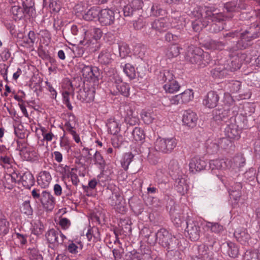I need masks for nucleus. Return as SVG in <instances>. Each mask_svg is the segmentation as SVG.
<instances>
[{"instance_id":"40","label":"nucleus","mask_w":260,"mask_h":260,"mask_svg":"<svg viewBox=\"0 0 260 260\" xmlns=\"http://www.w3.org/2000/svg\"><path fill=\"white\" fill-rule=\"evenodd\" d=\"M85 37L90 35L91 37L95 40L100 39L102 36L103 32L100 28L97 27H91L87 31L84 32Z\"/></svg>"},{"instance_id":"47","label":"nucleus","mask_w":260,"mask_h":260,"mask_svg":"<svg viewBox=\"0 0 260 260\" xmlns=\"http://www.w3.org/2000/svg\"><path fill=\"white\" fill-rule=\"evenodd\" d=\"M134 156V155L131 152L126 153L124 154L121 161V164L122 167L124 170H127L128 169V166L132 161Z\"/></svg>"},{"instance_id":"13","label":"nucleus","mask_w":260,"mask_h":260,"mask_svg":"<svg viewBox=\"0 0 260 260\" xmlns=\"http://www.w3.org/2000/svg\"><path fill=\"white\" fill-rule=\"evenodd\" d=\"M185 232L187 236L191 241H196L200 238V228L198 224L191 220L188 219L186 222Z\"/></svg>"},{"instance_id":"61","label":"nucleus","mask_w":260,"mask_h":260,"mask_svg":"<svg viewBox=\"0 0 260 260\" xmlns=\"http://www.w3.org/2000/svg\"><path fill=\"white\" fill-rule=\"evenodd\" d=\"M103 177H104L103 174H101L98 175L97 179L93 178L89 181L87 187L91 189H93L95 188L96 186L98 184H100L102 185L101 182L102 181H103V180L102 179V178Z\"/></svg>"},{"instance_id":"56","label":"nucleus","mask_w":260,"mask_h":260,"mask_svg":"<svg viewBox=\"0 0 260 260\" xmlns=\"http://www.w3.org/2000/svg\"><path fill=\"white\" fill-rule=\"evenodd\" d=\"M180 32L177 34H173L168 32L165 35V40L170 43H176L180 40Z\"/></svg>"},{"instance_id":"28","label":"nucleus","mask_w":260,"mask_h":260,"mask_svg":"<svg viewBox=\"0 0 260 260\" xmlns=\"http://www.w3.org/2000/svg\"><path fill=\"white\" fill-rule=\"evenodd\" d=\"M51 180L52 177L50 173L44 171L40 173L38 178V182L42 187L45 188L49 185Z\"/></svg>"},{"instance_id":"39","label":"nucleus","mask_w":260,"mask_h":260,"mask_svg":"<svg viewBox=\"0 0 260 260\" xmlns=\"http://www.w3.org/2000/svg\"><path fill=\"white\" fill-rule=\"evenodd\" d=\"M226 167V162L222 159L212 160L209 162V167L212 170H222Z\"/></svg>"},{"instance_id":"12","label":"nucleus","mask_w":260,"mask_h":260,"mask_svg":"<svg viewBox=\"0 0 260 260\" xmlns=\"http://www.w3.org/2000/svg\"><path fill=\"white\" fill-rule=\"evenodd\" d=\"M82 75L87 80H93L94 82L98 81L100 72L96 67H92L90 66L80 64Z\"/></svg>"},{"instance_id":"3","label":"nucleus","mask_w":260,"mask_h":260,"mask_svg":"<svg viewBox=\"0 0 260 260\" xmlns=\"http://www.w3.org/2000/svg\"><path fill=\"white\" fill-rule=\"evenodd\" d=\"M259 24H253L250 26L248 29L245 30L242 32L240 35V39L236 44V46L233 50H236L239 49H244L247 48L251 45V41L259 37L260 32Z\"/></svg>"},{"instance_id":"21","label":"nucleus","mask_w":260,"mask_h":260,"mask_svg":"<svg viewBox=\"0 0 260 260\" xmlns=\"http://www.w3.org/2000/svg\"><path fill=\"white\" fill-rule=\"evenodd\" d=\"M124 121L129 125H135L139 122V118L137 113H135L133 110L128 106H126L124 108Z\"/></svg>"},{"instance_id":"59","label":"nucleus","mask_w":260,"mask_h":260,"mask_svg":"<svg viewBox=\"0 0 260 260\" xmlns=\"http://www.w3.org/2000/svg\"><path fill=\"white\" fill-rule=\"evenodd\" d=\"M254 112V106L252 104H247L243 106V112L242 113V115L246 118L250 116Z\"/></svg>"},{"instance_id":"6","label":"nucleus","mask_w":260,"mask_h":260,"mask_svg":"<svg viewBox=\"0 0 260 260\" xmlns=\"http://www.w3.org/2000/svg\"><path fill=\"white\" fill-rule=\"evenodd\" d=\"M177 143V141L174 138H158L155 141L154 149L157 152L169 153L176 147Z\"/></svg>"},{"instance_id":"5","label":"nucleus","mask_w":260,"mask_h":260,"mask_svg":"<svg viewBox=\"0 0 260 260\" xmlns=\"http://www.w3.org/2000/svg\"><path fill=\"white\" fill-rule=\"evenodd\" d=\"M31 196L35 200H39L46 210L51 211L54 208L55 199L51 192L43 190L40 193V189L34 188L31 191Z\"/></svg>"},{"instance_id":"31","label":"nucleus","mask_w":260,"mask_h":260,"mask_svg":"<svg viewBox=\"0 0 260 260\" xmlns=\"http://www.w3.org/2000/svg\"><path fill=\"white\" fill-rule=\"evenodd\" d=\"M115 86L119 92L124 96H128L129 95V86L121 80L115 82Z\"/></svg>"},{"instance_id":"22","label":"nucleus","mask_w":260,"mask_h":260,"mask_svg":"<svg viewBox=\"0 0 260 260\" xmlns=\"http://www.w3.org/2000/svg\"><path fill=\"white\" fill-rule=\"evenodd\" d=\"M172 19L171 23L172 27H177L178 29H181L184 26V18L181 17L179 11L172 12L171 15Z\"/></svg>"},{"instance_id":"25","label":"nucleus","mask_w":260,"mask_h":260,"mask_svg":"<svg viewBox=\"0 0 260 260\" xmlns=\"http://www.w3.org/2000/svg\"><path fill=\"white\" fill-rule=\"evenodd\" d=\"M20 182L25 188H30L34 184L35 179L31 173L26 172L20 175Z\"/></svg>"},{"instance_id":"17","label":"nucleus","mask_w":260,"mask_h":260,"mask_svg":"<svg viewBox=\"0 0 260 260\" xmlns=\"http://www.w3.org/2000/svg\"><path fill=\"white\" fill-rule=\"evenodd\" d=\"M219 100V96L215 91H209L205 96L203 104L206 107L213 108L217 106Z\"/></svg>"},{"instance_id":"55","label":"nucleus","mask_w":260,"mask_h":260,"mask_svg":"<svg viewBox=\"0 0 260 260\" xmlns=\"http://www.w3.org/2000/svg\"><path fill=\"white\" fill-rule=\"evenodd\" d=\"M44 230L43 224L40 220L36 221L33 224L32 233L36 235H39L43 233Z\"/></svg>"},{"instance_id":"9","label":"nucleus","mask_w":260,"mask_h":260,"mask_svg":"<svg viewBox=\"0 0 260 260\" xmlns=\"http://www.w3.org/2000/svg\"><path fill=\"white\" fill-rule=\"evenodd\" d=\"M143 2L142 0H132L123 9L125 16H140L142 12Z\"/></svg>"},{"instance_id":"2","label":"nucleus","mask_w":260,"mask_h":260,"mask_svg":"<svg viewBox=\"0 0 260 260\" xmlns=\"http://www.w3.org/2000/svg\"><path fill=\"white\" fill-rule=\"evenodd\" d=\"M185 58L190 63L197 64L199 68L205 67L211 61V56L208 52L192 45L188 47Z\"/></svg>"},{"instance_id":"14","label":"nucleus","mask_w":260,"mask_h":260,"mask_svg":"<svg viewBox=\"0 0 260 260\" xmlns=\"http://www.w3.org/2000/svg\"><path fill=\"white\" fill-rule=\"evenodd\" d=\"M99 21L103 25H110L115 21L114 11L109 9H104L100 11Z\"/></svg>"},{"instance_id":"16","label":"nucleus","mask_w":260,"mask_h":260,"mask_svg":"<svg viewBox=\"0 0 260 260\" xmlns=\"http://www.w3.org/2000/svg\"><path fill=\"white\" fill-rule=\"evenodd\" d=\"M207 165V162L199 157H194L189 162V171L192 173H196L204 170Z\"/></svg>"},{"instance_id":"7","label":"nucleus","mask_w":260,"mask_h":260,"mask_svg":"<svg viewBox=\"0 0 260 260\" xmlns=\"http://www.w3.org/2000/svg\"><path fill=\"white\" fill-rule=\"evenodd\" d=\"M162 80L164 81L163 88L167 93H173L180 89V85L177 81L174 79L173 74L168 71L163 73Z\"/></svg>"},{"instance_id":"48","label":"nucleus","mask_w":260,"mask_h":260,"mask_svg":"<svg viewBox=\"0 0 260 260\" xmlns=\"http://www.w3.org/2000/svg\"><path fill=\"white\" fill-rule=\"evenodd\" d=\"M10 229L9 222L5 217L0 218V235H5L9 233Z\"/></svg>"},{"instance_id":"35","label":"nucleus","mask_w":260,"mask_h":260,"mask_svg":"<svg viewBox=\"0 0 260 260\" xmlns=\"http://www.w3.org/2000/svg\"><path fill=\"white\" fill-rule=\"evenodd\" d=\"M37 40V36L33 31H29L27 36L24 37L22 38L23 46H26L29 47H32Z\"/></svg>"},{"instance_id":"4","label":"nucleus","mask_w":260,"mask_h":260,"mask_svg":"<svg viewBox=\"0 0 260 260\" xmlns=\"http://www.w3.org/2000/svg\"><path fill=\"white\" fill-rule=\"evenodd\" d=\"M158 243L168 251L175 250L177 247L178 241L166 229L161 228L158 231Z\"/></svg>"},{"instance_id":"19","label":"nucleus","mask_w":260,"mask_h":260,"mask_svg":"<svg viewBox=\"0 0 260 260\" xmlns=\"http://www.w3.org/2000/svg\"><path fill=\"white\" fill-rule=\"evenodd\" d=\"M198 116L196 113L190 110H185L182 116V122L184 125L193 127L197 124Z\"/></svg>"},{"instance_id":"37","label":"nucleus","mask_w":260,"mask_h":260,"mask_svg":"<svg viewBox=\"0 0 260 260\" xmlns=\"http://www.w3.org/2000/svg\"><path fill=\"white\" fill-rule=\"evenodd\" d=\"M11 14L13 15V18L16 20L21 19L26 14L24 9L19 6H14L11 7L10 10Z\"/></svg>"},{"instance_id":"53","label":"nucleus","mask_w":260,"mask_h":260,"mask_svg":"<svg viewBox=\"0 0 260 260\" xmlns=\"http://www.w3.org/2000/svg\"><path fill=\"white\" fill-rule=\"evenodd\" d=\"M224 8L228 12H236L239 11L241 9L240 4L238 3V1H233L226 3L224 4Z\"/></svg>"},{"instance_id":"27","label":"nucleus","mask_w":260,"mask_h":260,"mask_svg":"<svg viewBox=\"0 0 260 260\" xmlns=\"http://www.w3.org/2000/svg\"><path fill=\"white\" fill-rule=\"evenodd\" d=\"M234 236L237 241L242 244H245L250 239L249 234L245 229H237L234 232Z\"/></svg>"},{"instance_id":"32","label":"nucleus","mask_w":260,"mask_h":260,"mask_svg":"<svg viewBox=\"0 0 260 260\" xmlns=\"http://www.w3.org/2000/svg\"><path fill=\"white\" fill-rule=\"evenodd\" d=\"M226 45V43L216 40H210L205 44L207 49L211 50H222Z\"/></svg>"},{"instance_id":"11","label":"nucleus","mask_w":260,"mask_h":260,"mask_svg":"<svg viewBox=\"0 0 260 260\" xmlns=\"http://www.w3.org/2000/svg\"><path fill=\"white\" fill-rule=\"evenodd\" d=\"M76 124L77 120L75 115L70 113L64 125V131L72 135L75 141L78 143L80 142V138L76 132L75 126Z\"/></svg>"},{"instance_id":"36","label":"nucleus","mask_w":260,"mask_h":260,"mask_svg":"<svg viewBox=\"0 0 260 260\" xmlns=\"http://www.w3.org/2000/svg\"><path fill=\"white\" fill-rule=\"evenodd\" d=\"M113 187L114 188L113 189L114 191L112 192V194L110 198V204L112 206H117V209H118V206H119L120 208L121 207L120 205L122 200V197L119 192L115 191L116 190L115 187Z\"/></svg>"},{"instance_id":"64","label":"nucleus","mask_w":260,"mask_h":260,"mask_svg":"<svg viewBox=\"0 0 260 260\" xmlns=\"http://www.w3.org/2000/svg\"><path fill=\"white\" fill-rule=\"evenodd\" d=\"M233 160L235 166L238 168L243 167L245 162V159L242 155H236Z\"/></svg>"},{"instance_id":"44","label":"nucleus","mask_w":260,"mask_h":260,"mask_svg":"<svg viewBox=\"0 0 260 260\" xmlns=\"http://www.w3.org/2000/svg\"><path fill=\"white\" fill-rule=\"evenodd\" d=\"M181 103H186L193 98V92L191 89H188L179 94Z\"/></svg>"},{"instance_id":"10","label":"nucleus","mask_w":260,"mask_h":260,"mask_svg":"<svg viewBox=\"0 0 260 260\" xmlns=\"http://www.w3.org/2000/svg\"><path fill=\"white\" fill-rule=\"evenodd\" d=\"M45 237L48 243L53 246L61 244L66 238L60 231L54 229L48 230L45 234Z\"/></svg>"},{"instance_id":"30","label":"nucleus","mask_w":260,"mask_h":260,"mask_svg":"<svg viewBox=\"0 0 260 260\" xmlns=\"http://www.w3.org/2000/svg\"><path fill=\"white\" fill-rule=\"evenodd\" d=\"M112 60V54L107 49L101 51L98 57V61L100 63L104 64H108L111 63Z\"/></svg>"},{"instance_id":"24","label":"nucleus","mask_w":260,"mask_h":260,"mask_svg":"<svg viewBox=\"0 0 260 260\" xmlns=\"http://www.w3.org/2000/svg\"><path fill=\"white\" fill-rule=\"evenodd\" d=\"M211 74L213 77L215 78H222L230 75L224 64L217 66L211 71Z\"/></svg>"},{"instance_id":"41","label":"nucleus","mask_w":260,"mask_h":260,"mask_svg":"<svg viewBox=\"0 0 260 260\" xmlns=\"http://www.w3.org/2000/svg\"><path fill=\"white\" fill-rule=\"evenodd\" d=\"M48 6L53 12H57L60 9L58 0H43V7Z\"/></svg>"},{"instance_id":"58","label":"nucleus","mask_w":260,"mask_h":260,"mask_svg":"<svg viewBox=\"0 0 260 260\" xmlns=\"http://www.w3.org/2000/svg\"><path fill=\"white\" fill-rule=\"evenodd\" d=\"M120 56L124 58L129 54L130 50L128 46L124 43H121L118 46Z\"/></svg>"},{"instance_id":"52","label":"nucleus","mask_w":260,"mask_h":260,"mask_svg":"<svg viewBox=\"0 0 260 260\" xmlns=\"http://www.w3.org/2000/svg\"><path fill=\"white\" fill-rule=\"evenodd\" d=\"M207 227L210 229L212 232L219 234L223 231V227L217 222H208L206 224Z\"/></svg>"},{"instance_id":"38","label":"nucleus","mask_w":260,"mask_h":260,"mask_svg":"<svg viewBox=\"0 0 260 260\" xmlns=\"http://www.w3.org/2000/svg\"><path fill=\"white\" fill-rule=\"evenodd\" d=\"M123 71L125 75L131 79L133 80L136 78V72L135 67L131 63H125L124 66L121 65Z\"/></svg>"},{"instance_id":"23","label":"nucleus","mask_w":260,"mask_h":260,"mask_svg":"<svg viewBox=\"0 0 260 260\" xmlns=\"http://www.w3.org/2000/svg\"><path fill=\"white\" fill-rule=\"evenodd\" d=\"M237 127V125L235 124L228 125L224 131L226 136L230 139H238L240 137V131Z\"/></svg>"},{"instance_id":"20","label":"nucleus","mask_w":260,"mask_h":260,"mask_svg":"<svg viewBox=\"0 0 260 260\" xmlns=\"http://www.w3.org/2000/svg\"><path fill=\"white\" fill-rule=\"evenodd\" d=\"M20 175L18 171H14L11 174L5 176L4 185L6 188L12 189L16 183H20Z\"/></svg>"},{"instance_id":"18","label":"nucleus","mask_w":260,"mask_h":260,"mask_svg":"<svg viewBox=\"0 0 260 260\" xmlns=\"http://www.w3.org/2000/svg\"><path fill=\"white\" fill-rule=\"evenodd\" d=\"M242 54L240 55L239 54L234 55L231 57L224 63L230 74V73L233 72L240 68L242 64L241 60L240 59V56Z\"/></svg>"},{"instance_id":"54","label":"nucleus","mask_w":260,"mask_h":260,"mask_svg":"<svg viewBox=\"0 0 260 260\" xmlns=\"http://www.w3.org/2000/svg\"><path fill=\"white\" fill-rule=\"evenodd\" d=\"M151 11L152 15L155 17L163 16L167 14L166 11L158 5H153L151 8Z\"/></svg>"},{"instance_id":"57","label":"nucleus","mask_w":260,"mask_h":260,"mask_svg":"<svg viewBox=\"0 0 260 260\" xmlns=\"http://www.w3.org/2000/svg\"><path fill=\"white\" fill-rule=\"evenodd\" d=\"M27 253L30 260H43L42 256L39 253L38 251L35 248L28 249Z\"/></svg>"},{"instance_id":"60","label":"nucleus","mask_w":260,"mask_h":260,"mask_svg":"<svg viewBox=\"0 0 260 260\" xmlns=\"http://www.w3.org/2000/svg\"><path fill=\"white\" fill-rule=\"evenodd\" d=\"M22 4L26 14H29L33 12L34 3L32 0H22Z\"/></svg>"},{"instance_id":"50","label":"nucleus","mask_w":260,"mask_h":260,"mask_svg":"<svg viewBox=\"0 0 260 260\" xmlns=\"http://www.w3.org/2000/svg\"><path fill=\"white\" fill-rule=\"evenodd\" d=\"M20 210L22 213L28 216L32 215L33 214V209L30 206L29 200L25 201L22 203Z\"/></svg>"},{"instance_id":"42","label":"nucleus","mask_w":260,"mask_h":260,"mask_svg":"<svg viewBox=\"0 0 260 260\" xmlns=\"http://www.w3.org/2000/svg\"><path fill=\"white\" fill-rule=\"evenodd\" d=\"M181 48L176 44L170 46L166 52V55L169 58L176 57L180 54Z\"/></svg>"},{"instance_id":"46","label":"nucleus","mask_w":260,"mask_h":260,"mask_svg":"<svg viewBox=\"0 0 260 260\" xmlns=\"http://www.w3.org/2000/svg\"><path fill=\"white\" fill-rule=\"evenodd\" d=\"M94 164L99 166L100 169H104L106 166L105 161L100 152L96 151L93 156Z\"/></svg>"},{"instance_id":"15","label":"nucleus","mask_w":260,"mask_h":260,"mask_svg":"<svg viewBox=\"0 0 260 260\" xmlns=\"http://www.w3.org/2000/svg\"><path fill=\"white\" fill-rule=\"evenodd\" d=\"M95 95V89L93 87L80 89L78 92L77 98L82 102L90 103L93 101Z\"/></svg>"},{"instance_id":"34","label":"nucleus","mask_w":260,"mask_h":260,"mask_svg":"<svg viewBox=\"0 0 260 260\" xmlns=\"http://www.w3.org/2000/svg\"><path fill=\"white\" fill-rule=\"evenodd\" d=\"M100 11L96 7H93L89 9L83 15V18L87 21H91L99 17Z\"/></svg>"},{"instance_id":"45","label":"nucleus","mask_w":260,"mask_h":260,"mask_svg":"<svg viewBox=\"0 0 260 260\" xmlns=\"http://www.w3.org/2000/svg\"><path fill=\"white\" fill-rule=\"evenodd\" d=\"M228 112L222 109L215 110L213 111V118L215 121H225L228 118Z\"/></svg>"},{"instance_id":"8","label":"nucleus","mask_w":260,"mask_h":260,"mask_svg":"<svg viewBox=\"0 0 260 260\" xmlns=\"http://www.w3.org/2000/svg\"><path fill=\"white\" fill-rule=\"evenodd\" d=\"M214 11L211 17L210 31L212 33H218L224 28V21L228 19V17L224 16L222 13Z\"/></svg>"},{"instance_id":"43","label":"nucleus","mask_w":260,"mask_h":260,"mask_svg":"<svg viewBox=\"0 0 260 260\" xmlns=\"http://www.w3.org/2000/svg\"><path fill=\"white\" fill-rule=\"evenodd\" d=\"M175 185L178 191L181 193H184L187 190V186L184 178H178L176 179Z\"/></svg>"},{"instance_id":"33","label":"nucleus","mask_w":260,"mask_h":260,"mask_svg":"<svg viewBox=\"0 0 260 260\" xmlns=\"http://www.w3.org/2000/svg\"><path fill=\"white\" fill-rule=\"evenodd\" d=\"M111 134L116 135L120 129L119 123L114 118H110L106 124Z\"/></svg>"},{"instance_id":"63","label":"nucleus","mask_w":260,"mask_h":260,"mask_svg":"<svg viewBox=\"0 0 260 260\" xmlns=\"http://www.w3.org/2000/svg\"><path fill=\"white\" fill-rule=\"evenodd\" d=\"M205 242L208 246L213 247L216 243L215 237L212 234H206L205 235Z\"/></svg>"},{"instance_id":"49","label":"nucleus","mask_w":260,"mask_h":260,"mask_svg":"<svg viewBox=\"0 0 260 260\" xmlns=\"http://www.w3.org/2000/svg\"><path fill=\"white\" fill-rule=\"evenodd\" d=\"M226 86L231 93H236L241 89V83L239 81L233 80L229 82Z\"/></svg>"},{"instance_id":"29","label":"nucleus","mask_w":260,"mask_h":260,"mask_svg":"<svg viewBox=\"0 0 260 260\" xmlns=\"http://www.w3.org/2000/svg\"><path fill=\"white\" fill-rule=\"evenodd\" d=\"M226 253L232 258L237 257L239 253L238 246L234 243L228 242L225 245Z\"/></svg>"},{"instance_id":"51","label":"nucleus","mask_w":260,"mask_h":260,"mask_svg":"<svg viewBox=\"0 0 260 260\" xmlns=\"http://www.w3.org/2000/svg\"><path fill=\"white\" fill-rule=\"evenodd\" d=\"M132 135L136 141H141L145 138L143 130L140 127H136L133 131Z\"/></svg>"},{"instance_id":"62","label":"nucleus","mask_w":260,"mask_h":260,"mask_svg":"<svg viewBox=\"0 0 260 260\" xmlns=\"http://www.w3.org/2000/svg\"><path fill=\"white\" fill-rule=\"evenodd\" d=\"M171 216L172 220L174 224L177 226H179L182 221V216L181 214L173 212L171 213Z\"/></svg>"},{"instance_id":"26","label":"nucleus","mask_w":260,"mask_h":260,"mask_svg":"<svg viewBox=\"0 0 260 260\" xmlns=\"http://www.w3.org/2000/svg\"><path fill=\"white\" fill-rule=\"evenodd\" d=\"M168 23L164 18H160L154 20L151 23V29L156 32H161L168 28Z\"/></svg>"},{"instance_id":"1","label":"nucleus","mask_w":260,"mask_h":260,"mask_svg":"<svg viewBox=\"0 0 260 260\" xmlns=\"http://www.w3.org/2000/svg\"><path fill=\"white\" fill-rule=\"evenodd\" d=\"M190 15L196 18L192 22V28L195 31H200L211 23V16L216 9L212 6H191L189 8Z\"/></svg>"}]
</instances>
